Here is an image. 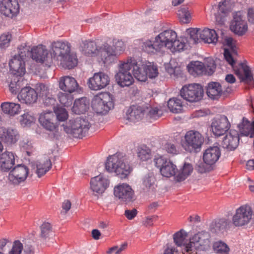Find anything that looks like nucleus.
Instances as JSON below:
<instances>
[{
	"instance_id": "obj_11",
	"label": "nucleus",
	"mask_w": 254,
	"mask_h": 254,
	"mask_svg": "<svg viewBox=\"0 0 254 254\" xmlns=\"http://www.w3.org/2000/svg\"><path fill=\"white\" fill-rule=\"evenodd\" d=\"M114 195L117 199L126 204L132 202L135 200L134 190L127 183L120 184L115 186Z\"/></svg>"
},
{
	"instance_id": "obj_14",
	"label": "nucleus",
	"mask_w": 254,
	"mask_h": 254,
	"mask_svg": "<svg viewBox=\"0 0 254 254\" xmlns=\"http://www.w3.org/2000/svg\"><path fill=\"white\" fill-rule=\"evenodd\" d=\"M187 68L189 73L193 76H197L202 74L206 70L208 74H212L215 68L216 65L213 60H210L209 64L205 67L202 63L199 61L191 62L187 66Z\"/></svg>"
},
{
	"instance_id": "obj_59",
	"label": "nucleus",
	"mask_w": 254,
	"mask_h": 254,
	"mask_svg": "<svg viewBox=\"0 0 254 254\" xmlns=\"http://www.w3.org/2000/svg\"><path fill=\"white\" fill-rule=\"evenodd\" d=\"M113 52L116 54V57L120 55L125 50V46L122 40L115 39L113 40Z\"/></svg>"
},
{
	"instance_id": "obj_51",
	"label": "nucleus",
	"mask_w": 254,
	"mask_h": 254,
	"mask_svg": "<svg viewBox=\"0 0 254 254\" xmlns=\"http://www.w3.org/2000/svg\"><path fill=\"white\" fill-rule=\"evenodd\" d=\"M190 34L189 42L191 44H196L200 42L201 39L200 38V29L191 28L189 29Z\"/></svg>"
},
{
	"instance_id": "obj_38",
	"label": "nucleus",
	"mask_w": 254,
	"mask_h": 254,
	"mask_svg": "<svg viewBox=\"0 0 254 254\" xmlns=\"http://www.w3.org/2000/svg\"><path fill=\"white\" fill-rule=\"evenodd\" d=\"M89 108V100L86 97H82L74 101L72 111H87Z\"/></svg>"
},
{
	"instance_id": "obj_1",
	"label": "nucleus",
	"mask_w": 254,
	"mask_h": 254,
	"mask_svg": "<svg viewBox=\"0 0 254 254\" xmlns=\"http://www.w3.org/2000/svg\"><path fill=\"white\" fill-rule=\"evenodd\" d=\"M224 44L227 46L231 52L228 49H225L224 56L226 61L231 65L235 74L238 75L243 81L247 83H251L253 81V77L250 67L243 63L235 65V62L232 57V54H236V41L232 37H226L224 40Z\"/></svg>"
},
{
	"instance_id": "obj_5",
	"label": "nucleus",
	"mask_w": 254,
	"mask_h": 254,
	"mask_svg": "<svg viewBox=\"0 0 254 254\" xmlns=\"http://www.w3.org/2000/svg\"><path fill=\"white\" fill-rule=\"evenodd\" d=\"M90 127L91 124L88 120L80 117L69 120L67 125H63L64 130L66 133L79 138L85 136Z\"/></svg>"
},
{
	"instance_id": "obj_56",
	"label": "nucleus",
	"mask_w": 254,
	"mask_h": 254,
	"mask_svg": "<svg viewBox=\"0 0 254 254\" xmlns=\"http://www.w3.org/2000/svg\"><path fill=\"white\" fill-rule=\"evenodd\" d=\"M44 104L47 107H52L54 111H60L59 104L56 103V100L50 95L44 98Z\"/></svg>"
},
{
	"instance_id": "obj_26",
	"label": "nucleus",
	"mask_w": 254,
	"mask_h": 254,
	"mask_svg": "<svg viewBox=\"0 0 254 254\" xmlns=\"http://www.w3.org/2000/svg\"><path fill=\"white\" fill-rule=\"evenodd\" d=\"M19 100L25 104L35 103L38 98L37 93L30 87H25L21 89L18 95Z\"/></svg>"
},
{
	"instance_id": "obj_60",
	"label": "nucleus",
	"mask_w": 254,
	"mask_h": 254,
	"mask_svg": "<svg viewBox=\"0 0 254 254\" xmlns=\"http://www.w3.org/2000/svg\"><path fill=\"white\" fill-rule=\"evenodd\" d=\"M37 90L39 93V96H42L43 98L47 97L49 96V89L45 84L43 83H40L37 85Z\"/></svg>"
},
{
	"instance_id": "obj_20",
	"label": "nucleus",
	"mask_w": 254,
	"mask_h": 254,
	"mask_svg": "<svg viewBox=\"0 0 254 254\" xmlns=\"http://www.w3.org/2000/svg\"><path fill=\"white\" fill-rule=\"evenodd\" d=\"M19 6L17 0H0V12L7 17H12L19 12Z\"/></svg>"
},
{
	"instance_id": "obj_63",
	"label": "nucleus",
	"mask_w": 254,
	"mask_h": 254,
	"mask_svg": "<svg viewBox=\"0 0 254 254\" xmlns=\"http://www.w3.org/2000/svg\"><path fill=\"white\" fill-rule=\"evenodd\" d=\"M23 242V253L24 254H34V250L31 245L26 243V240H22Z\"/></svg>"
},
{
	"instance_id": "obj_21",
	"label": "nucleus",
	"mask_w": 254,
	"mask_h": 254,
	"mask_svg": "<svg viewBox=\"0 0 254 254\" xmlns=\"http://www.w3.org/2000/svg\"><path fill=\"white\" fill-rule=\"evenodd\" d=\"M176 33L172 30H165L156 36L162 51L165 48H172V44L177 39Z\"/></svg>"
},
{
	"instance_id": "obj_13",
	"label": "nucleus",
	"mask_w": 254,
	"mask_h": 254,
	"mask_svg": "<svg viewBox=\"0 0 254 254\" xmlns=\"http://www.w3.org/2000/svg\"><path fill=\"white\" fill-rule=\"evenodd\" d=\"M230 29L238 36H243L248 31L247 22L240 11L236 12L233 14V18L230 23Z\"/></svg>"
},
{
	"instance_id": "obj_55",
	"label": "nucleus",
	"mask_w": 254,
	"mask_h": 254,
	"mask_svg": "<svg viewBox=\"0 0 254 254\" xmlns=\"http://www.w3.org/2000/svg\"><path fill=\"white\" fill-rule=\"evenodd\" d=\"M172 48H169L172 52H180L187 49L188 45L184 41L176 39L172 44Z\"/></svg>"
},
{
	"instance_id": "obj_42",
	"label": "nucleus",
	"mask_w": 254,
	"mask_h": 254,
	"mask_svg": "<svg viewBox=\"0 0 254 254\" xmlns=\"http://www.w3.org/2000/svg\"><path fill=\"white\" fill-rule=\"evenodd\" d=\"M193 171V168L190 164L185 163L183 168L176 175L178 181L181 182L185 180L190 175Z\"/></svg>"
},
{
	"instance_id": "obj_53",
	"label": "nucleus",
	"mask_w": 254,
	"mask_h": 254,
	"mask_svg": "<svg viewBox=\"0 0 254 254\" xmlns=\"http://www.w3.org/2000/svg\"><path fill=\"white\" fill-rule=\"evenodd\" d=\"M23 250V242L20 240H15L8 254H21Z\"/></svg>"
},
{
	"instance_id": "obj_35",
	"label": "nucleus",
	"mask_w": 254,
	"mask_h": 254,
	"mask_svg": "<svg viewBox=\"0 0 254 254\" xmlns=\"http://www.w3.org/2000/svg\"><path fill=\"white\" fill-rule=\"evenodd\" d=\"M36 166V174L38 177H41L50 170L52 163L50 159L48 157H45L37 162Z\"/></svg>"
},
{
	"instance_id": "obj_34",
	"label": "nucleus",
	"mask_w": 254,
	"mask_h": 254,
	"mask_svg": "<svg viewBox=\"0 0 254 254\" xmlns=\"http://www.w3.org/2000/svg\"><path fill=\"white\" fill-rule=\"evenodd\" d=\"M222 87L219 83L211 82L208 84L206 93L210 98L217 99L222 95Z\"/></svg>"
},
{
	"instance_id": "obj_29",
	"label": "nucleus",
	"mask_w": 254,
	"mask_h": 254,
	"mask_svg": "<svg viewBox=\"0 0 254 254\" xmlns=\"http://www.w3.org/2000/svg\"><path fill=\"white\" fill-rule=\"evenodd\" d=\"M221 155L220 150L217 146L207 148L203 153V159L204 163L212 165L216 163Z\"/></svg>"
},
{
	"instance_id": "obj_52",
	"label": "nucleus",
	"mask_w": 254,
	"mask_h": 254,
	"mask_svg": "<svg viewBox=\"0 0 254 254\" xmlns=\"http://www.w3.org/2000/svg\"><path fill=\"white\" fill-rule=\"evenodd\" d=\"M35 121V117L29 114V112H26L21 116L19 119V122L21 126L23 127L30 126Z\"/></svg>"
},
{
	"instance_id": "obj_27",
	"label": "nucleus",
	"mask_w": 254,
	"mask_h": 254,
	"mask_svg": "<svg viewBox=\"0 0 254 254\" xmlns=\"http://www.w3.org/2000/svg\"><path fill=\"white\" fill-rule=\"evenodd\" d=\"M15 164V155L13 153L5 151L0 155V170L3 172L8 171Z\"/></svg>"
},
{
	"instance_id": "obj_48",
	"label": "nucleus",
	"mask_w": 254,
	"mask_h": 254,
	"mask_svg": "<svg viewBox=\"0 0 254 254\" xmlns=\"http://www.w3.org/2000/svg\"><path fill=\"white\" fill-rule=\"evenodd\" d=\"M142 114V120L148 122H152L163 116L162 112H137Z\"/></svg>"
},
{
	"instance_id": "obj_7",
	"label": "nucleus",
	"mask_w": 254,
	"mask_h": 254,
	"mask_svg": "<svg viewBox=\"0 0 254 254\" xmlns=\"http://www.w3.org/2000/svg\"><path fill=\"white\" fill-rule=\"evenodd\" d=\"M131 59L121 62L119 71L115 75L118 84L121 87L129 86L134 81L131 72Z\"/></svg>"
},
{
	"instance_id": "obj_16",
	"label": "nucleus",
	"mask_w": 254,
	"mask_h": 254,
	"mask_svg": "<svg viewBox=\"0 0 254 254\" xmlns=\"http://www.w3.org/2000/svg\"><path fill=\"white\" fill-rule=\"evenodd\" d=\"M110 77L103 72L95 73L92 77L88 80L89 88L92 90L98 91L105 88L110 83Z\"/></svg>"
},
{
	"instance_id": "obj_24",
	"label": "nucleus",
	"mask_w": 254,
	"mask_h": 254,
	"mask_svg": "<svg viewBox=\"0 0 254 254\" xmlns=\"http://www.w3.org/2000/svg\"><path fill=\"white\" fill-rule=\"evenodd\" d=\"M19 135L17 130L12 128L0 127V138L5 143L11 145L16 143Z\"/></svg>"
},
{
	"instance_id": "obj_28",
	"label": "nucleus",
	"mask_w": 254,
	"mask_h": 254,
	"mask_svg": "<svg viewBox=\"0 0 254 254\" xmlns=\"http://www.w3.org/2000/svg\"><path fill=\"white\" fill-rule=\"evenodd\" d=\"M59 87L61 90L65 92L72 93L77 89L78 84L75 78L66 76L60 78Z\"/></svg>"
},
{
	"instance_id": "obj_41",
	"label": "nucleus",
	"mask_w": 254,
	"mask_h": 254,
	"mask_svg": "<svg viewBox=\"0 0 254 254\" xmlns=\"http://www.w3.org/2000/svg\"><path fill=\"white\" fill-rule=\"evenodd\" d=\"M178 15L180 22L182 23H188L191 19V13L186 6H182L178 10Z\"/></svg>"
},
{
	"instance_id": "obj_43",
	"label": "nucleus",
	"mask_w": 254,
	"mask_h": 254,
	"mask_svg": "<svg viewBox=\"0 0 254 254\" xmlns=\"http://www.w3.org/2000/svg\"><path fill=\"white\" fill-rule=\"evenodd\" d=\"M162 148L170 154L176 155L179 153L178 143L174 140H168L163 145Z\"/></svg>"
},
{
	"instance_id": "obj_54",
	"label": "nucleus",
	"mask_w": 254,
	"mask_h": 254,
	"mask_svg": "<svg viewBox=\"0 0 254 254\" xmlns=\"http://www.w3.org/2000/svg\"><path fill=\"white\" fill-rule=\"evenodd\" d=\"M40 237L43 239L48 238L52 233V227L48 222L43 223L40 227Z\"/></svg>"
},
{
	"instance_id": "obj_40",
	"label": "nucleus",
	"mask_w": 254,
	"mask_h": 254,
	"mask_svg": "<svg viewBox=\"0 0 254 254\" xmlns=\"http://www.w3.org/2000/svg\"><path fill=\"white\" fill-rule=\"evenodd\" d=\"M231 222L227 219L222 218L216 221L213 224L215 232H223L230 228Z\"/></svg>"
},
{
	"instance_id": "obj_4",
	"label": "nucleus",
	"mask_w": 254,
	"mask_h": 254,
	"mask_svg": "<svg viewBox=\"0 0 254 254\" xmlns=\"http://www.w3.org/2000/svg\"><path fill=\"white\" fill-rule=\"evenodd\" d=\"M210 235L208 232L201 231L195 234L183 250V254H194L193 248L198 251H207L210 247Z\"/></svg>"
},
{
	"instance_id": "obj_9",
	"label": "nucleus",
	"mask_w": 254,
	"mask_h": 254,
	"mask_svg": "<svg viewBox=\"0 0 254 254\" xmlns=\"http://www.w3.org/2000/svg\"><path fill=\"white\" fill-rule=\"evenodd\" d=\"M253 211L251 207L247 205H244L236 210L232 217V223L237 227L247 226L252 220Z\"/></svg>"
},
{
	"instance_id": "obj_33",
	"label": "nucleus",
	"mask_w": 254,
	"mask_h": 254,
	"mask_svg": "<svg viewBox=\"0 0 254 254\" xmlns=\"http://www.w3.org/2000/svg\"><path fill=\"white\" fill-rule=\"evenodd\" d=\"M81 48L83 54L88 57H95L99 53V49L93 41L83 42Z\"/></svg>"
},
{
	"instance_id": "obj_2",
	"label": "nucleus",
	"mask_w": 254,
	"mask_h": 254,
	"mask_svg": "<svg viewBox=\"0 0 254 254\" xmlns=\"http://www.w3.org/2000/svg\"><path fill=\"white\" fill-rule=\"evenodd\" d=\"M51 54L60 61L61 65L65 68L71 69L77 64V59L71 52V45L67 42L57 41L52 43Z\"/></svg>"
},
{
	"instance_id": "obj_25",
	"label": "nucleus",
	"mask_w": 254,
	"mask_h": 254,
	"mask_svg": "<svg viewBox=\"0 0 254 254\" xmlns=\"http://www.w3.org/2000/svg\"><path fill=\"white\" fill-rule=\"evenodd\" d=\"M239 142V135L238 131L231 129L228 134L224 138L222 141L223 147L232 150L236 148Z\"/></svg>"
},
{
	"instance_id": "obj_15",
	"label": "nucleus",
	"mask_w": 254,
	"mask_h": 254,
	"mask_svg": "<svg viewBox=\"0 0 254 254\" xmlns=\"http://www.w3.org/2000/svg\"><path fill=\"white\" fill-rule=\"evenodd\" d=\"M31 53L32 59L37 63L45 64L48 66L53 63L52 56L51 54L49 55L45 46L39 45L33 47Z\"/></svg>"
},
{
	"instance_id": "obj_32",
	"label": "nucleus",
	"mask_w": 254,
	"mask_h": 254,
	"mask_svg": "<svg viewBox=\"0 0 254 254\" xmlns=\"http://www.w3.org/2000/svg\"><path fill=\"white\" fill-rule=\"evenodd\" d=\"M141 47L143 51L149 54L162 52L156 37L153 41L147 39L142 41Z\"/></svg>"
},
{
	"instance_id": "obj_61",
	"label": "nucleus",
	"mask_w": 254,
	"mask_h": 254,
	"mask_svg": "<svg viewBox=\"0 0 254 254\" xmlns=\"http://www.w3.org/2000/svg\"><path fill=\"white\" fill-rule=\"evenodd\" d=\"M127 247V243H125L121 245L120 247L118 246H114L110 248L107 251V254H120L122 251L125 250Z\"/></svg>"
},
{
	"instance_id": "obj_64",
	"label": "nucleus",
	"mask_w": 254,
	"mask_h": 254,
	"mask_svg": "<svg viewBox=\"0 0 254 254\" xmlns=\"http://www.w3.org/2000/svg\"><path fill=\"white\" fill-rule=\"evenodd\" d=\"M59 122H64L68 118V112H54Z\"/></svg>"
},
{
	"instance_id": "obj_49",
	"label": "nucleus",
	"mask_w": 254,
	"mask_h": 254,
	"mask_svg": "<svg viewBox=\"0 0 254 254\" xmlns=\"http://www.w3.org/2000/svg\"><path fill=\"white\" fill-rule=\"evenodd\" d=\"M168 107L170 111H181L183 109L182 102L176 98L170 99L168 101Z\"/></svg>"
},
{
	"instance_id": "obj_50",
	"label": "nucleus",
	"mask_w": 254,
	"mask_h": 254,
	"mask_svg": "<svg viewBox=\"0 0 254 254\" xmlns=\"http://www.w3.org/2000/svg\"><path fill=\"white\" fill-rule=\"evenodd\" d=\"M23 81V78L22 77V76H15V77L9 84V89L11 93H16L22 85L21 83Z\"/></svg>"
},
{
	"instance_id": "obj_37",
	"label": "nucleus",
	"mask_w": 254,
	"mask_h": 254,
	"mask_svg": "<svg viewBox=\"0 0 254 254\" xmlns=\"http://www.w3.org/2000/svg\"><path fill=\"white\" fill-rule=\"evenodd\" d=\"M73 98L70 94L61 93L59 94L60 111H67L72 104Z\"/></svg>"
},
{
	"instance_id": "obj_12",
	"label": "nucleus",
	"mask_w": 254,
	"mask_h": 254,
	"mask_svg": "<svg viewBox=\"0 0 254 254\" xmlns=\"http://www.w3.org/2000/svg\"><path fill=\"white\" fill-rule=\"evenodd\" d=\"M155 166L159 169L161 174L167 178L177 175L178 169L176 166L170 160L163 156H155L154 159Z\"/></svg>"
},
{
	"instance_id": "obj_6",
	"label": "nucleus",
	"mask_w": 254,
	"mask_h": 254,
	"mask_svg": "<svg viewBox=\"0 0 254 254\" xmlns=\"http://www.w3.org/2000/svg\"><path fill=\"white\" fill-rule=\"evenodd\" d=\"M204 142V137L198 131H188L181 141L183 148L189 152L199 151Z\"/></svg>"
},
{
	"instance_id": "obj_62",
	"label": "nucleus",
	"mask_w": 254,
	"mask_h": 254,
	"mask_svg": "<svg viewBox=\"0 0 254 254\" xmlns=\"http://www.w3.org/2000/svg\"><path fill=\"white\" fill-rule=\"evenodd\" d=\"M11 35L8 33H4L0 36V47H7L11 41Z\"/></svg>"
},
{
	"instance_id": "obj_45",
	"label": "nucleus",
	"mask_w": 254,
	"mask_h": 254,
	"mask_svg": "<svg viewBox=\"0 0 254 254\" xmlns=\"http://www.w3.org/2000/svg\"><path fill=\"white\" fill-rule=\"evenodd\" d=\"M213 249L217 254H229L230 251L228 245L222 241L215 242L213 245Z\"/></svg>"
},
{
	"instance_id": "obj_10",
	"label": "nucleus",
	"mask_w": 254,
	"mask_h": 254,
	"mask_svg": "<svg viewBox=\"0 0 254 254\" xmlns=\"http://www.w3.org/2000/svg\"><path fill=\"white\" fill-rule=\"evenodd\" d=\"M91 106L95 111H109L114 109V104L110 94L104 92L94 97Z\"/></svg>"
},
{
	"instance_id": "obj_47",
	"label": "nucleus",
	"mask_w": 254,
	"mask_h": 254,
	"mask_svg": "<svg viewBox=\"0 0 254 254\" xmlns=\"http://www.w3.org/2000/svg\"><path fill=\"white\" fill-rule=\"evenodd\" d=\"M143 68H144V70H146L147 78L148 77L150 78H153L158 75L157 67L156 65H154L153 64L148 63L144 64V65L143 66Z\"/></svg>"
},
{
	"instance_id": "obj_8",
	"label": "nucleus",
	"mask_w": 254,
	"mask_h": 254,
	"mask_svg": "<svg viewBox=\"0 0 254 254\" xmlns=\"http://www.w3.org/2000/svg\"><path fill=\"white\" fill-rule=\"evenodd\" d=\"M181 97L190 102H197L203 96L202 87L198 84L192 83L184 85L180 91Z\"/></svg>"
},
{
	"instance_id": "obj_57",
	"label": "nucleus",
	"mask_w": 254,
	"mask_h": 254,
	"mask_svg": "<svg viewBox=\"0 0 254 254\" xmlns=\"http://www.w3.org/2000/svg\"><path fill=\"white\" fill-rule=\"evenodd\" d=\"M186 237V232L183 230H181L174 235V241L177 245L181 246L184 244Z\"/></svg>"
},
{
	"instance_id": "obj_39",
	"label": "nucleus",
	"mask_w": 254,
	"mask_h": 254,
	"mask_svg": "<svg viewBox=\"0 0 254 254\" xmlns=\"http://www.w3.org/2000/svg\"><path fill=\"white\" fill-rule=\"evenodd\" d=\"M155 179L152 173L145 175L142 178V188L146 190H153L155 189Z\"/></svg>"
},
{
	"instance_id": "obj_30",
	"label": "nucleus",
	"mask_w": 254,
	"mask_h": 254,
	"mask_svg": "<svg viewBox=\"0 0 254 254\" xmlns=\"http://www.w3.org/2000/svg\"><path fill=\"white\" fill-rule=\"evenodd\" d=\"M101 58V61L104 64H110L116 59V54L113 52V47L107 45H104L103 48L99 49V53L98 54Z\"/></svg>"
},
{
	"instance_id": "obj_18",
	"label": "nucleus",
	"mask_w": 254,
	"mask_h": 254,
	"mask_svg": "<svg viewBox=\"0 0 254 254\" xmlns=\"http://www.w3.org/2000/svg\"><path fill=\"white\" fill-rule=\"evenodd\" d=\"M29 173L27 167L23 165L15 166L9 173L8 180L14 185H18L25 181Z\"/></svg>"
},
{
	"instance_id": "obj_44",
	"label": "nucleus",
	"mask_w": 254,
	"mask_h": 254,
	"mask_svg": "<svg viewBox=\"0 0 254 254\" xmlns=\"http://www.w3.org/2000/svg\"><path fill=\"white\" fill-rule=\"evenodd\" d=\"M125 115H123L124 117L123 120L127 124L129 123H135L143 119L142 114L140 113L137 112H125Z\"/></svg>"
},
{
	"instance_id": "obj_36",
	"label": "nucleus",
	"mask_w": 254,
	"mask_h": 254,
	"mask_svg": "<svg viewBox=\"0 0 254 254\" xmlns=\"http://www.w3.org/2000/svg\"><path fill=\"white\" fill-rule=\"evenodd\" d=\"M200 38L205 43L215 44L218 41L217 34L214 30L208 28L201 30Z\"/></svg>"
},
{
	"instance_id": "obj_19",
	"label": "nucleus",
	"mask_w": 254,
	"mask_h": 254,
	"mask_svg": "<svg viewBox=\"0 0 254 254\" xmlns=\"http://www.w3.org/2000/svg\"><path fill=\"white\" fill-rule=\"evenodd\" d=\"M25 56L21 52V54L15 55L9 61L10 70L14 75L22 76L24 74L25 68L23 60Z\"/></svg>"
},
{
	"instance_id": "obj_31",
	"label": "nucleus",
	"mask_w": 254,
	"mask_h": 254,
	"mask_svg": "<svg viewBox=\"0 0 254 254\" xmlns=\"http://www.w3.org/2000/svg\"><path fill=\"white\" fill-rule=\"evenodd\" d=\"M131 72L134 77L139 81H145L147 80V74L146 70L143 68L144 64L137 63L131 60Z\"/></svg>"
},
{
	"instance_id": "obj_58",
	"label": "nucleus",
	"mask_w": 254,
	"mask_h": 254,
	"mask_svg": "<svg viewBox=\"0 0 254 254\" xmlns=\"http://www.w3.org/2000/svg\"><path fill=\"white\" fill-rule=\"evenodd\" d=\"M0 107L2 111H18L20 106L12 102H4L1 104Z\"/></svg>"
},
{
	"instance_id": "obj_46",
	"label": "nucleus",
	"mask_w": 254,
	"mask_h": 254,
	"mask_svg": "<svg viewBox=\"0 0 254 254\" xmlns=\"http://www.w3.org/2000/svg\"><path fill=\"white\" fill-rule=\"evenodd\" d=\"M137 156L142 161H146L151 158V150L146 145H141L137 149Z\"/></svg>"
},
{
	"instance_id": "obj_22",
	"label": "nucleus",
	"mask_w": 254,
	"mask_h": 254,
	"mask_svg": "<svg viewBox=\"0 0 254 254\" xmlns=\"http://www.w3.org/2000/svg\"><path fill=\"white\" fill-rule=\"evenodd\" d=\"M55 116L53 112H42L39 118V121L41 125L46 130L57 132L58 130L59 125L53 123Z\"/></svg>"
},
{
	"instance_id": "obj_23",
	"label": "nucleus",
	"mask_w": 254,
	"mask_h": 254,
	"mask_svg": "<svg viewBox=\"0 0 254 254\" xmlns=\"http://www.w3.org/2000/svg\"><path fill=\"white\" fill-rule=\"evenodd\" d=\"M109 180L102 175L92 178L90 181V188L93 191L102 193L109 187Z\"/></svg>"
},
{
	"instance_id": "obj_17",
	"label": "nucleus",
	"mask_w": 254,
	"mask_h": 254,
	"mask_svg": "<svg viewBox=\"0 0 254 254\" xmlns=\"http://www.w3.org/2000/svg\"><path fill=\"white\" fill-rule=\"evenodd\" d=\"M230 123L225 116L214 119L211 125L213 133L217 136L224 134L230 129Z\"/></svg>"
},
{
	"instance_id": "obj_3",
	"label": "nucleus",
	"mask_w": 254,
	"mask_h": 254,
	"mask_svg": "<svg viewBox=\"0 0 254 254\" xmlns=\"http://www.w3.org/2000/svg\"><path fill=\"white\" fill-rule=\"evenodd\" d=\"M105 168L108 172L115 173L122 179L127 178L132 170L127 156L121 152H117L108 157Z\"/></svg>"
}]
</instances>
